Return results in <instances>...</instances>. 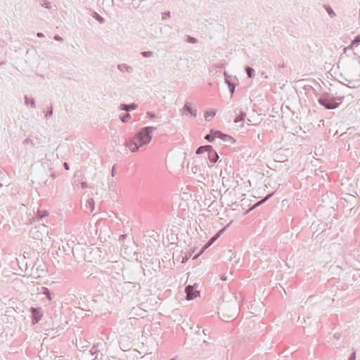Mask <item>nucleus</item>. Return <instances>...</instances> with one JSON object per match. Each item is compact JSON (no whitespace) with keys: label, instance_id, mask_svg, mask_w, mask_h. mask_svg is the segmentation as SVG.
I'll return each mask as SVG.
<instances>
[{"label":"nucleus","instance_id":"obj_7","mask_svg":"<svg viewBox=\"0 0 360 360\" xmlns=\"http://www.w3.org/2000/svg\"><path fill=\"white\" fill-rule=\"evenodd\" d=\"M30 311L32 314V322L34 324H36L39 323V321L41 320L43 314L41 313V309L40 307L39 308H34L31 307Z\"/></svg>","mask_w":360,"mask_h":360},{"label":"nucleus","instance_id":"obj_3","mask_svg":"<svg viewBox=\"0 0 360 360\" xmlns=\"http://www.w3.org/2000/svg\"><path fill=\"white\" fill-rule=\"evenodd\" d=\"M49 229L44 224H40L32 228L30 231V236L35 240H42L44 238L48 236Z\"/></svg>","mask_w":360,"mask_h":360},{"label":"nucleus","instance_id":"obj_41","mask_svg":"<svg viewBox=\"0 0 360 360\" xmlns=\"http://www.w3.org/2000/svg\"><path fill=\"white\" fill-rule=\"evenodd\" d=\"M202 333H203V334H204L205 335H209V334H210V329H208V328H205V329H203Z\"/></svg>","mask_w":360,"mask_h":360},{"label":"nucleus","instance_id":"obj_46","mask_svg":"<svg viewBox=\"0 0 360 360\" xmlns=\"http://www.w3.org/2000/svg\"><path fill=\"white\" fill-rule=\"evenodd\" d=\"M87 187V184L86 182H82V188H86Z\"/></svg>","mask_w":360,"mask_h":360},{"label":"nucleus","instance_id":"obj_29","mask_svg":"<svg viewBox=\"0 0 360 360\" xmlns=\"http://www.w3.org/2000/svg\"><path fill=\"white\" fill-rule=\"evenodd\" d=\"M32 139H34L36 146L42 143V139L39 135H35Z\"/></svg>","mask_w":360,"mask_h":360},{"label":"nucleus","instance_id":"obj_42","mask_svg":"<svg viewBox=\"0 0 360 360\" xmlns=\"http://www.w3.org/2000/svg\"><path fill=\"white\" fill-rule=\"evenodd\" d=\"M348 360H355V352H352V354L349 357Z\"/></svg>","mask_w":360,"mask_h":360},{"label":"nucleus","instance_id":"obj_47","mask_svg":"<svg viewBox=\"0 0 360 360\" xmlns=\"http://www.w3.org/2000/svg\"><path fill=\"white\" fill-rule=\"evenodd\" d=\"M334 338H336V339H339V338H340V335H339V334L335 333V334L334 335Z\"/></svg>","mask_w":360,"mask_h":360},{"label":"nucleus","instance_id":"obj_51","mask_svg":"<svg viewBox=\"0 0 360 360\" xmlns=\"http://www.w3.org/2000/svg\"><path fill=\"white\" fill-rule=\"evenodd\" d=\"M171 360H174V359H172Z\"/></svg>","mask_w":360,"mask_h":360},{"label":"nucleus","instance_id":"obj_26","mask_svg":"<svg viewBox=\"0 0 360 360\" xmlns=\"http://www.w3.org/2000/svg\"><path fill=\"white\" fill-rule=\"evenodd\" d=\"M22 144L25 145V146L27 145V144H30L32 146H36V143L34 141V139H30V138L25 139L22 141Z\"/></svg>","mask_w":360,"mask_h":360},{"label":"nucleus","instance_id":"obj_40","mask_svg":"<svg viewBox=\"0 0 360 360\" xmlns=\"http://www.w3.org/2000/svg\"><path fill=\"white\" fill-rule=\"evenodd\" d=\"M53 38L56 41H63V39L61 37H60L59 35H55Z\"/></svg>","mask_w":360,"mask_h":360},{"label":"nucleus","instance_id":"obj_9","mask_svg":"<svg viewBox=\"0 0 360 360\" xmlns=\"http://www.w3.org/2000/svg\"><path fill=\"white\" fill-rule=\"evenodd\" d=\"M214 136L222 140L224 142H228V143H233L234 142V139L231 136L222 134L220 131H215Z\"/></svg>","mask_w":360,"mask_h":360},{"label":"nucleus","instance_id":"obj_22","mask_svg":"<svg viewBox=\"0 0 360 360\" xmlns=\"http://www.w3.org/2000/svg\"><path fill=\"white\" fill-rule=\"evenodd\" d=\"M245 72L249 78H253L255 76V71L251 67L247 66L245 68Z\"/></svg>","mask_w":360,"mask_h":360},{"label":"nucleus","instance_id":"obj_24","mask_svg":"<svg viewBox=\"0 0 360 360\" xmlns=\"http://www.w3.org/2000/svg\"><path fill=\"white\" fill-rule=\"evenodd\" d=\"M215 115H216L215 111H213V110L207 111L205 113V119L206 120H210V119L213 118Z\"/></svg>","mask_w":360,"mask_h":360},{"label":"nucleus","instance_id":"obj_15","mask_svg":"<svg viewBox=\"0 0 360 360\" xmlns=\"http://www.w3.org/2000/svg\"><path fill=\"white\" fill-rule=\"evenodd\" d=\"M235 113L237 115L234 119V122L236 123L243 121L246 116V112L242 110H240L238 113H237L236 110Z\"/></svg>","mask_w":360,"mask_h":360},{"label":"nucleus","instance_id":"obj_5","mask_svg":"<svg viewBox=\"0 0 360 360\" xmlns=\"http://www.w3.org/2000/svg\"><path fill=\"white\" fill-rule=\"evenodd\" d=\"M180 112L182 116L187 117L190 115L191 117L195 118L198 115V109L196 105L188 102H186L184 104Z\"/></svg>","mask_w":360,"mask_h":360},{"label":"nucleus","instance_id":"obj_32","mask_svg":"<svg viewBox=\"0 0 360 360\" xmlns=\"http://www.w3.org/2000/svg\"><path fill=\"white\" fill-rule=\"evenodd\" d=\"M48 215L47 211H43L41 213H39L37 216L36 217L37 219H41L43 217H45Z\"/></svg>","mask_w":360,"mask_h":360},{"label":"nucleus","instance_id":"obj_35","mask_svg":"<svg viewBox=\"0 0 360 360\" xmlns=\"http://www.w3.org/2000/svg\"><path fill=\"white\" fill-rule=\"evenodd\" d=\"M169 18H170V12H165V13H162V20H165Z\"/></svg>","mask_w":360,"mask_h":360},{"label":"nucleus","instance_id":"obj_4","mask_svg":"<svg viewBox=\"0 0 360 360\" xmlns=\"http://www.w3.org/2000/svg\"><path fill=\"white\" fill-rule=\"evenodd\" d=\"M229 307L225 304L222 305L220 309L219 314L222 316V319L225 321H229L230 319L235 317L238 313V307L236 304H232Z\"/></svg>","mask_w":360,"mask_h":360},{"label":"nucleus","instance_id":"obj_34","mask_svg":"<svg viewBox=\"0 0 360 360\" xmlns=\"http://www.w3.org/2000/svg\"><path fill=\"white\" fill-rule=\"evenodd\" d=\"M52 115H53V108H52V107H51V108L45 114V117L48 118V117H51Z\"/></svg>","mask_w":360,"mask_h":360},{"label":"nucleus","instance_id":"obj_10","mask_svg":"<svg viewBox=\"0 0 360 360\" xmlns=\"http://www.w3.org/2000/svg\"><path fill=\"white\" fill-rule=\"evenodd\" d=\"M117 69L121 72L132 73L134 72V68L127 63H120L117 65Z\"/></svg>","mask_w":360,"mask_h":360},{"label":"nucleus","instance_id":"obj_6","mask_svg":"<svg viewBox=\"0 0 360 360\" xmlns=\"http://www.w3.org/2000/svg\"><path fill=\"white\" fill-rule=\"evenodd\" d=\"M91 248L86 247L84 252H91L90 251ZM84 249L81 248L79 245H77L72 248V253L75 257V258L78 261L80 262L81 260H85L87 262H91L89 257H87L85 254H83Z\"/></svg>","mask_w":360,"mask_h":360},{"label":"nucleus","instance_id":"obj_48","mask_svg":"<svg viewBox=\"0 0 360 360\" xmlns=\"http://www.w3.org/2000/svg\"><path fill=\"white\" fill-rule=\"evenodd\" d=\"M192 171H193V173H195L196 172V169H194V167H192Z\"/></svg>","mask_w":360,"mask_h":360},{"label":"nucleus","instance_id":"obj_43","mask_svg":"<svg viewBox=\"0 0 360 360\" xmlns=\"http://www.w3.org/2000/svg\"><path fill=\"white\" fill-rule=\"evenodd\" d=\"M96 19H97L100 22H101V23H102V22H103V21H104V19H103L101 16H100V15H98V17H97V18H96Z\"/></svg>","mask_w":360,"mask_h":360},{"label":"nucleus","instance_id":"obj_19","mask_svg":"<svg viewBox=\"0 0 360 360\" xmlns=\"http://www.w3.org/2000/svg\"><path fill=\"white\" fill-rule=\"evenodd\" d=\"M39 293L44 295L49 301L52 300L51 294L49 290L46 287H41L39 289Z\"/></svg>","mask_w":360,"mask_h":360},{"label":"nucleus","instance_id":"obj_2","mask_svg":"<svg viewBox=\"0 0 360 360\" xmlns=\"http://www.w3.org/2000/svg\"><path fill=\"white\" fill-rule=\"evenodd\" d=\"M343 97H333L329 98L327 95H322L318 100L320 105L324 106L326 109L332 110L337 108Z\"/></svg>","mask_w":360,"mask_h":360},{"label":"nucleus","instance_id":"obj_33","mask_svg":"<svg viewBox=\"0 0 360 360\" xmlns=\"http://www.w3.org/2000/svg\"><path fill=\"white\" fill-rule=\"evenodd\" d=\"M214 138H216L214 136V135H212V134H207L205 136V139L206 140H207L208 141H210V142H212L214 139Z\"/></svg>","mask_w":360,"mask_h":360},{"label":"nucleus","instance_id":"obj_50","mask_svg":"<svg viewBox=\"0 0 360 360\" xmlns=\"http://www.w3.org/2000/svg\"><path fill=\"white\" fill-rule=\"evenodd\" d=\"M247 121L249 122H251L250 120L248 119V118L247 119Z\"/></svg>","mask_w":360,"mask_h":360},{"label":"nucleus","instance_id":"obj_28","mask_svg":"<svg viewBox=\"0 0 360 360\" xmlns=\"http://www.w3.org/2000/svg\"><path fill=\"white\" fill-rule=\"evenodd\" d=\"M225 82L229 86V84H233L231 82V77L229 76L226 72H224Z\"/></svg>","mask_w":360,"mask_h":360},{"label":"nucleus","instance_id":"obj_1","mask_svg":"<svg viewBox=\"0 0 360 360\" xmlns=\"http://www.w3.org/2000/svg\"><path fill=\"white\" fill-rule=\"evenodd\" d=\"M155 127H145L138 131L132 138L139 146L148 145L152 139V134L156 130Z\"/></svg>","mask_w":360,"mask_h":360},{"label":"nucleus","instance_id":"obj_45","mask_svg":"<svg viewBox=\"0 0 360 360\" xmlns=\"http://www.w3.org/2000/svg\"><path fill=\"white\" fill-rule=\"evenodd\" d=\"M37 36L38 37H39V38H42V37H44V34L43 33H41V32H38V33L37 34Z\"/></svg>","mask_w":360,"mask_h":360},{"label":"nucleus","instance_id":"obj_17","mask_svg":"<svg viewBox=\"0 0 360 360\" xmlns=\"http://www.w3.org/2000/svg\"><path fill=\"white\" fill-rule=\"evenodd\" d=\"M223 230H221L219 233H217V234H215L214 236H212L210 240L208 241V243L203 247L202 248V251H204L205 249H207V248H209L220 236V233L221 232H222Z\"/></svg>","mask_w":360,"mask_h":360},{"label":"nucleus","instance_id":"obj_11","mask_svg":"<svg viewBox=\"0 0 360 360\" xmlns=\"http://www.w3.org/2000/svg\"><path fill=\"white\" fill-rule=\"evenodd\" d=\"M207 158L212 163L217 162L219 159V155L217 152L212 147L211 150H208L207 152Z\"/></svg>","mask_w":360,"mask_h":360},{"label":"nucleus","instance_id":"obj_14","mask_svg":"<svg viewBox=\"0 0 360 360\" xmlns=\"http://www.w3.org/2000/svg\"><path fill=\"white\" fill-rule=\"evenodd\" d=\"M85 211L93 212L94 210V200L93 198H89L86 200L84 205Z\"/></svg>","mask_w":360,"mask_h":360},{"label":"nucleus","instance_id":"obj_49","mask_svg":"<svg viewBox=\"0 0 360 360\" xmlns=\"http://www.w3.org/2000/svg\"><path fill=\"white\" fill-rule=\"evenodd\" d=\"M114 174H115V172H114V170L112 169V176H114Z\"/></svg>","mask_w":360,"mask_h":360},{"label":"nucleus","instance_id":"obj_12","mask_svg":"<svg viewBox=\"0 0 360 360\" xmlns=\"http://www.w3.org/2000/svg\"><path fill=\"white\" fill-rule=\"evenodd\" d=\"M137 107H138V105L136 103H131V104L123 103L120 105V109L122 110H124L126 112H129V111L136 109Z\"/></svg>","mask_w":360,"mask_h":360},{"label":"nucleus","instance_id":"obj_25","mask_svg":"<svg viewBox=\"0 0 360 360\" xmlns=\"http://www.w3.org/2000/svg\"><path fill=\"white\" fill-rule=\"evenodd\" d=\"M325 8H326L327 13L331 18H335L336 16V13L334 12V11L332 9V8L330 6H326Z\"/></svg>","mask_w":360,"mask_h":360},{"label":"nucleus","instance_id":"obj_21","mask_svg":"<svg viewBox=\"0 0 360 360\" xmlns=\"http://www.w3.org/2000/svg\"><path fill=\"white\" fill-rule=\"evenodd\" d=\"M25 105H30L31 108H36V103L33 98H30L27 96H25Z\"/></svg>","mask_w":360,"mask_h":360},{"label":"nucleus","instance_id":"obj_44","mask_svg":"<svg viewBox=\"0 0 360 360\" xmlns=\"http://www.w3.org/2000/svg\"><path fill=\"white\" fill-rule=\"evenodd\" d=\"M63 166H64V168L66 169V170H69L70 169V167H69V165L67 162H65L63 164Z\"/></svg>","mask_w":360,"mask_h":360},{"label":"nucleus","instance_id":"obj_36","mask_svg":"<svg viewBox=\"0 0 360 360\" xmlns=\"http://www.w3.org/2000/svg\"><path fill=\"white\" fill-rule=\"evenodd\" d=\"M197 39L194 37H188V42L189 43H191V44H195L197 43Z\"/></svg>","mask_w":360,"mask_h":360},{"label":"nucleus","instance_id":"obj_18","mask_svg":"<svg viewBox=\"0 0 360 360\" xmlns=\"http://www.w3.org/2000/svg\"><path fill=\"white\" fill-rule=\"evenodd\" d=\"M122 253L124 254L126 257H129L134 252L132 247H129L128 245H124L122 248Z\"/></svg>","mask_w":360,"mask_h":360},{"label":"nucleus","instance_id":"obj_38","mask_svg":"<svg viewBox=\"0 0 360 360\" xmlns=\"http://www.w3.org/2000/svg\"><path fill=\"white\" fill-rule=\"evenodd\" d=\"M360 43V35L356 36L352 41V44Z\"/></svg>","mask_w":360,"mask_h":360},{"label":"nucleus","instance_id":"obj_8","mask_svg":"<svg viewBox=\"0 0 360 360\" xmlns=\"http://www.w3.org/2000/svg\"><path fill=\"white\" fill-rule=\"evenodd\" d=\"M185 292L186 293L187 300H193L197 297L199 295V291L194 289V287L192 285H188L185 288Z\"/></svg>","mask_w":360,"mask_h":360},{"label":"nucleus","instance_id":"obj_16","mask_svg":"<svg viewBox=\"0 0 360 360\" xmlns=\"http://www.w3.org/2000/svg\"><path fill=\"white\" fill-rule=\"evenodd\" d=\"M131 153H136L141 146H139L138 143L131 139L130 143L127 145Z\"/></svg>","mask_w":360,"mask_h":360},{"label":"nucleus","instance_id":"obj_37","mask_svg":"<svg viewBox=\"0 0 360 360\" xmlns=\"http://www.w3.org/2000/svg\"><path fill=\"white\" fill-rule=\"evenodd\" d=\"M229 91H230L231 94L233 95V93H234V91H235V86H234V84H229Z\"/></svg>","mask_w":360,"mask_h":360},{"label":"nucleus","instance_id":"obj_31","mask_svg":"<svg viewBox=\"0 0 360 360\" xmlns=\"http://www.w3.org/2000/svg\"><path fill=\"white\" fill-rule=\"evenodd\" d=\"M41 6L46 8H48V9H51V2L48 1H43L42 4H41Z\"/></svg>","mask_w":360,"mask_h":360},{"label":"nucleus","instance_id":"obj_39","mask_svg":"<svg viewBox=\"0 0 360 360\" xmlns=\"http://www.w3.org/2000/svg\"><path fill=\"white\" fill-rule=\"evenodd\" d=\"M146 116L148 117L150 119H153L155 117V115L152 112H147Z\"/></svg>","mask_w":360,"mask_h":360},{"label":"nucleus","instance_id":"obj_23","mask_svg":"<svg viewBox=\"0 0 360 360\" xmlns=\"http://www.w3.org/2000/svg\"><path fill=\"white\" fill-rule=\"evenodd\" d=\"M131 118V115L129 113H124L120 115V119L124 123L128 122Z\"/></svg>","mask_w":360,"mask_h":360},{"label":"nucleus","instance_id":"obj_20","mask_svg":"<svg viewBox=\"0 0 360 360\" xmlns=\"http://www.w3.org/2000/svg\"><path fill=\"white\" fill-rule=\"evenodd\" d=\"M212 149V146L207 145V146H203L199 147L196 150V154H202L203 153H207L208 150Z\"/></svg>","mask_w":360,"mask_h":360},{"label":"nucleus","instance_id":"obj_27","mask_svg":"<svg viewBox=\"0 0 360 360\" xmlns=\"http://www.w3.org/2000/svg\"><path fill=\"white\" fill-rule=\"evenodd\" d=\"M141 55L144 58H151L153 56L154 53L150 51H145L141 52Z\"/></svg>","mask_w":360,"mask_h":360},{"label":"nucleus","instance_id":"obj_13","mask_svg":"<svg viewBox=\"0 0 360 360\" xmlns=\"http://www.w3.org/2000/svg\"><path fill=\"white\" fill-rule=\"evenodd\" d=\"M99 346H100V344L97 343L96 345H94L92 347V348L91 349V350L89 351V353L91 355L96 354V357H95L96 359H98V356H99V354H98V352H100V350L98 349ZM102 356H103V354H101L100 358L101 359Z\"/></svg>","mask_w":360,"mask_h":360},{"label":"nucleus","instance_id":"obj_52","mask_svg":"<svg viewBox=\"0 0 360 360\" xmlns=\"http://www.w3.org/2000/svg\"><path fill=\"white\" fill-rule=\"evenodd\" d=\"M2 185L0 184V186H1Z\"/></svg>","mask_w":360,"mask_h":360},{"label":"nucleus","instance_id":"obj_30","mask_svg":"<svg viewBox=\"0 0 360 360\" xmlns=\"http://www.w3.org/2000/svg\"><path fill=\"white\" fill-rule=\"evenodd\" d=\"M273 195V193H270L269 195H267L265 198H264L262 200H261L260 201H259L258 202H257L255 204V206H257L259 205H261L262 203L264 202L266 200H268L271 195Z\"/></svg>","mask_w":360,"mask_h":360}]
</instances>
